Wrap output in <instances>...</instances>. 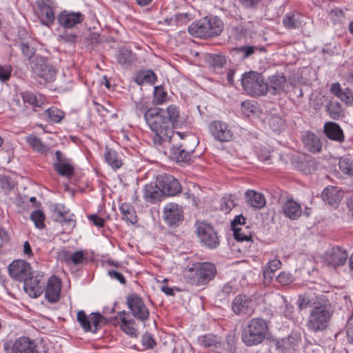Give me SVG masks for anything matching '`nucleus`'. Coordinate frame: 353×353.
<instances>
[{"label": "nucleus", "mask_w": 353, "mask_h": 353, "mask_svg": "<svg viewBox=\"0 0 353 353\" xmlns=\"http://www.w3.org/2000/svg\"><path fill=\"white\" fill-rule=\"evenodd\" d=\"M333 313L329 300L321 296L310 311L306 322L307 330L314 333L325 330L329 327Z\"/></svg>", "instance_id": "1"}, {"label": "nucleus", "mask_w": 353, "mask_h": 353, "mask_svg": "<svg viewBox=\"0 0 353 353\" xmlns=\"http://www.w3.org/2000/svg\"><path fill=\"white\" fill-rule=\"evenodd\" d=\"M145 121L150 129L154 133L153 142L155 145H161L163 142L170 141L174 134L164 115V109L153 108L145 113Z\"/></svg>", "instance_id": "2"}, {"label": "nucleus", "mask_w": 353, "mask_h": 353, "mask_svg": "<svg viewBox=\"0 0 353 353\" xmlns=\"http://www.w3.org/2000/svg\"><path fill=\"white\" fill-rule=\"evenodd\" d=\"M216 273L215 265L208 262L194 263L191 267L188 266L183 271L186 282L195 286L208 283L214 279Z\"/></svg>", "instance_id": "3"}, {"label": "nucleus", "mask_w": 353, "mask_h": 353, "mask_svg": "<svg viewBox=\"0 0 353 353\" xmlns=\"http://www.w3.org/2000/svg\"><path fill=\"white\" fill-rule=\"evenodd\" d=\"M268 334V321L263 318H253L243 328L241 340L247 346H254L264 341Z\"/></svg>", "instance_id": "4"}, {"label": "nucleus", "mask_w": 353, "mask_h": 353, "mask_svg": "<svg viewBox=\"0 0 353 353\" xmlns=\"http://www.w3.org/2000/svg\"><path fill=\"white\" fill-rule=\"evenodd\" d=\"M223 30V23L216 16L205 17L188 28L190 34L198 38H208L219 35Z\"/></svg>", "instance_id": "5"}, {"label": "nucleus", "mask_w": 353, "mask_h": 353, "mask_svg": "<svg viewBox=\"0 0 353 353\" xmlns=\"http://www.w3.org/2000/svg\"><path fill=\"white\" fill-rule=\"evenodd\" d=\"M243 90L252 97L265 96L268 90V83L265 81L263 76L255 71L245 72L241 77Z\"/></svg>", "instance_id": "6"}, {"label": "nucleus", "mask_w": 353, "mask_h": 353, "mask_svg": "<svg viewBox=\"0 0 353 353\" xmlns=\"http://www.w3.org/2000/svg\"><path fill=\"white\" fill-rule=\"evenodd\" d=\"M30 66L37 76L46 81H53L57 74V69L49 63L47 58L34 55L30 60Z\"/></svg>", "instance_id": "7"}, {"label": "nucleus", "mask_w": 353, "mask_h": 353, "mask_svg": "<svg viewBox=\"0 0 353 353\" xmlns=\"http://www.w3.org/2000/svg\"><path fill=\"white\" fill-rule=\"evenodd\" d=\"M56 3L54 0H37L34 14L41 25L50 28L55 20L54 9Z\"/></svg>", "instance_id": "8"}, {"label": "nucleus", "mask_w": 353, "mask_h": 353, "mask_svg": "<svg viewBox=\"0 0 353 353\" xmlns=\"http://www.w3.org/2000/svg\"><path fill=\"white\" fill-rule=\"evenodd\" d=\"M196 234L201 243L209 249H214L219 245L220 241L216 231L207 223H196Z\"/></svg>", "instance_id": "9"}, {"label": "nucleus", "mask_w": 353, "mask_h": 353, "mask_svg": "<svg viewBox=\"0 0 353 353\" xmlns=\"http://www.w3.org/2000/svg\"><path fill=\"white\" fill-rule=\"evenodd\" d=\"M348 257V254L344 249L335 246L328 249L322 256V263L325 267L336 269L343 266Z\"/></svg>", "instance_id": "10"}, {"label": "nucleus", "mask_w": 353, "mask_h": 353, "mask_svg": "<svg viewBox=\"0 0 353 353\" xmlns=\"http://www.w3.org/2000/svg\"><path fill=\"white\" fill-rule=\"evenodd\" d=\"M126 304L131 314L137 319L144 322L149 319L150 312L143 299L135 293L126 297Z\"/></svg>", "instance_id": "11"}, {"label": "nucleus", "mask_w": 353, "mask_h": 353, "mask_svg": "<svg viewBox=\"0 0 353 353\" xmlns=\"http://www.w3.org/2000/svg\"><path fill=\"white\" fill-rule=\"evenodd\" d=\"M231 309L238 316H251L254 312L255 306L251 297L241 294L232 300Z\"/></svg>", "instance_id": "12"}, {"label": "nucleus", "mask_w": 353, "mask_h": 353, "mask_svg": "<svg viewBox=\"0 0 353 353\" xmlns=\"http://www.w3.org/2000/svg\"><path fill=\"white\" fill-rule=\"evenodd\" d=\"M157 184L163 194L175 196L181 192L182 188L179 181L172 175L162 174L157 176Z\"/></svg>", "instance_id": "13"}, {"label": "nucleus", "mask_w": 353, "mask_h": 353, "mask_svg": "<svg viewBox=\"0 0 353 353\" xmlns=\"http://www.w3.org/2000/svg\"><path fill=\"white\" fill-rule=\"evenodd\" d=\"M10 349L11 353H39L37 341L25 336L16 339Z\"/></svg>", "instance_id": "14"}, {"label": "nucleus", "mask_w": 353, "mask_h": 353, "mask_svg": "<svg viewBox=\"0 0 353 353\" xmlns=\"http://www.w3.org/2000/svg\"><path fill=\"white\" fill-rule=\"evenodd\" d=\"M54 170L62 176L71 177L74 174V166L71 159L67 158L60 150L55 152Z\"/></svg>", "instance_id": "15"}, {"label": "nucleus", "mask_w": 353, "mask_h": 353, "mask_svg": "<svg viewBox=\"0 0 353 353\" xmlns=\"http://www.w3.org/2000/svg\"><path fill=\"white\" fill-rule=\"evenodd\" d=\"M210 133L213 137L220 142L230 141L233 137V132L228 125L221 121H213L208 125Z\"/></svg>", "instance_id": "16"}, {"label": "nucleus", "mask_w": 353, "mask_h": 353, "mask_svg": "<svg viewBox=\"0 0 353 353\" xmlns=\"http://www.w3.org/2000/svg\"><path fill=\"white\" fill-rule=\"evenodd\" d=\"M59 25L64 29L76 28L84 20V15L80 12L61 11L57 17Z\"/></svg>", "instance_id": "17"}, {"label": "nucleus", "mask_w": 353, "mask_h": 353, "mask_svg": "<svg viewBox=\"0 0 353 353\" xmlns=\"http://www.w3.org/2000/svg\"><path fill=\"white\" fill-rule=\"evenodd\" d=\"M9 274L15 280L25 281L31 273V268L28 263L23 260H16L8 266Z\"/></svg>", "instance_id": "18"}, {"label": "nucleus", "mask_w": 353, "mask_h": 353, "mask_svg": "<svg viewBox=\"0 0 353 353\" xmlns=\"http://www.w3.org/2000/svg\"><path fill=\"white\" fill-rule=\"evenodd\" d=\"M45 281L41 276L27 278L23 281L25 292L32 298L39 296L43 292Z\"/></svg>", "instance_id": "19"}, {"label": "nucleus", "mask_w": 353, "mask_h": 353, "mask_svg": "<svg viewBox=\"0 0 353 353\" xmlns=\"http://www.w3.org/2000/svg\"><path fill=\"white\" fill-rule=\"evenodd\" d=\"M165 221L170 225L179 224L183 219L182 208L176 203H170L163 209Z\"/></svg>", "instance_id": "20"}, {"label": "nucleus", "mask_w": 353, "mask_h": 353, "mask_svg": "<svg viewBox=\"0 0 353 353\" xmlns=\"http://www.w3.org/2000/svg\"><path fill=\"white\" fill-rule=\"evenodd\" d=\"M61 291V280L55 276H50L45 288L46 299L52 303H57L60 299Z\"/></svg>", "instance_id": "21"}, {"label": "nucleus", "mask_w": 353, "mask_h": 353, "mask_svg": "<svg viewBox=\"0 0 353 353\" xmlns=\"http://www.w3.org/2000/svg\"><path fill=\"white\" fill-rule=\"evenodd\" d=\"M323 201L328 205L336 208L343 197V192L336 186H327L321 193Z\"/></svg>", "instance_id": "22"}, {"label": "nucleus", "mask_w": 353, "mask_h": 353, "mask_svg": "<svg viewBox=\"0 0 353 353\" xmlns=\"http://www.w3.org/2000/svg\"><path fill=\"white\" fill-rule=\"evenodd\" d=\"M199 343L201 345L216 352H221L223 349L222 340L218 336L208 334L199 337Z\"/></svg>", "instance_id": "23"}, {"label": "nucleus", "mask_w": 353, "mask_h": 353, "mask_svg": "<svg viewBox=\"0 0 353 353\" xmlns=\"http://www.w3.org/2000/svg\"><path fill=\"white\" fill-rule=\"evenodd\" d=\"M127 312L125 310L118 312V317L120 323L121 329L132 337H137L138 331L137 329L136 322L133 319H128Z\"/></svg>", "instance_id": "24"}, {"label": "nucleus", "mask_w": 353, "mask_h": 353, "mask_svg": "<svg viewBox=\"0 0 353 353\" xmlns=\"http://www.w3.org/2000/svg\"><path fill=\"white\" fill-rule=\"evenodd\" d=\"M295 168L305 174L311 173L315 169V162L313 158L305 154H299L294 161Z\"/></svg>", "instance_id": "25"}, {"label": "nucleus", "mask_w": 353, "mask_h": 353, "mask_svg": "<svg viewBox=\"0 0 353 353\" xmlns=\"http://www.w3.org/2000/svg\"><path fill=\"white\" fill-rule=\"evenodd\" d=\"M330 92L347 106H353V90L345 88L343 90L339 83H332Z\"/></svg>", "instance_id": "26"}, {"label": "nucleus", "mask_w": 353, "mask_h": 353, "mask_svg": "<svg viewBox=\"0 0 353 353\" xmlns=\"http://www.w3.org/2000/svg\"><path fill=\"white\" fill-rule=\"evenodd\" d=\"M269 90L273 95L285 92L286 78L283 74H276L269 79Z\"/></svg>", "instance_id": "27"}, {"label": "nucleus", "mask_w": 353, "mask_h": 353, "mask_svg": "<svg viewBox=\"0 0 353 353\" xmlns=\"http://www.w3.org/2000/svg\"><path fill=\"white\" fill-rule=\"evenodd\" d=\"M193 149H186L185 145H173L170 154L173 160L179 163H188L191 160Z\"/></svg>", "instance_id": "28"}, {"label": "nucleus", "mask_w": 353, "mask_h": 353, "mask_svg": "<svg viewBox=\"0 0 353 353\" xmlns=\"http://www.w3.org/2000/svg\"><path fill=\"white\" fill-rule=\"evenodd\" d=\"M324 132L330 140L342 143L345 139L343 130L334 122H327L324 125Z\"/></svg>", "instance_id": "29"}, {"label": "nucleus", "mask_w": 353, "mask_h": 353, "mask_svg": "<svg viewBox=\"0 0 353 353\" xmlns=\"http://www.w3.org/2000/svg\"><path fill=\"white\" fill-rule=\"evenodd\" d=\"M304 147L312 153H317L321 151L322 143L320 139L313 132H307L303 136Z\"/></svg>", "instance_id": "30"}, {"label": "nucleus", "mask_w": 353, "mask_h": 353, "mask_svg": "<svg viewBox=\"0 0 353 353\" xmlns=\"http://www.w3.org/2000/svg\"><path fill=\"white\" fill-rule=\"evenodd\" d=\"M164 115L170 126H172V130L183 122V118L180 114L179 108L175 105H170L168 106V108L164 110Z\"/></svg>", "instance_id": "31"}, {"label": "nucleus", "mask_w": 353, "mask_h": 353, "mask_svg": "<svg viewBox=\"0 0 353 353\" xmlns=\"http://www.w3.org/2000/svg\"><path fill=\"white\" fill-rule=\"evenodd\" d=\"M245 201L251 207L261 209L265 204L266 201L263 194L254 190H249L245 193Z\"/></svg>", "instance_id": "32"}, {"label": "nucleus", "mask_w": 353, "mask_h": 353, "mask_svg": "<svg viewBox=\"0 0 353 353\" xmlns=\"http://www.w3.org/2000/svg\"><path fill=\"white\" fill-rule=\"evenodd\" d=\"M282 210L285 216L292 220L297 219L301 214L300 205L291 199L285 202Z\"/></svg>", "instance_id": "33"}, {"label": "nucleus", "mask_w": 353, "mask_h": 353, "mask_svg": "<svg viewBox=\"0 0 353 353\" xmlns=\"http://www.w3.org/2000/svg\"><path fill=\"white\" fill-rule=\"evenodd\" d=\"M163 194L161 190L157 183L155 185L150 184L145 185L144 187L143 197L148 202L156 203L160 200Z\"/></svg>", "instance_id": "34"}, {"label": "nucleus", "mask_w": 353, "mask_h": 353, "mask_svg": "<svg viewBox=\"0 0 353 353\" xmlns=\"http://www.w3.org/2000/svg\"><path fill=\"white\" fill-rule=\"evenodd\" d=\"M122 214V219L127 223L134 224L137 221V216L134 207L128 203H123L119 206Z\"/></svg>", "instance_id": "35"}, {"label": "nucleus", "mask_w": 353, "mask_h": 353, "mask_svg": "<svg viewBox=\"0 0 353 353\" xmlns=\"http://www.w3.org/2000/svg\"><path fill=\"white\" fill-rule=\"evenodd\" d=\"M21 97L24 103L29 104L34 108H41L46 102V99L43 95H37L30 92L21 93Z\"/></svg>", "instance_id": "36"}, {"label": "nucleus", "mask_w": 353, "mask_h": 353, "mask_svg": "<svg viewBox=\"0 0 353 353\" xmlns=\"http://www.w3.org/2000/svg\"><path fill=\"white\" fill-rule=\"evenodd\" d=\"M157 75L152 70H141L136 74L134 81L139 85H152L157 81Z\"/></svg>", "instance_id": "37"}, {"label": "nucleus", "mask_w": 353, "mask_h": 353, "mask_svg": "<svg viewBox=\"0 0 353 353\" xmlns=\"http://www.w3.org/2000/svg\"><path fill=\"white\" fill-rule=\"evenodd\" d=\"M106 151L104 154L105 161L114 170H117L122 166V160L119 157L118 153L112 150L106 148Z\"/></svg>", "instance_id": "38"}, {"label": "nucleus", "mask_w": 353, "mask_h": 353, "mask_svg": "<svg viewBox=\"0 0 353 353\" xmlns=\"http://www.w3.org/2000/svg\"><path fill=\"white\" fill-rule=\"evenodd\" d=\"M209 65L214 71L219 72L227 64V59L222 54H212L208 59Z\"/></svg>", "instance_id": "39"}, {"label": "nucleus", "mask_w": 353, "mask_h": 353, "mask_svg": "<svg viewBox=\"0 0 353 353\" xmlns=\"http://www.w3.org/2000/svg\"><path fill=\"white\" fill-rule=\"evenodd\" d=\"M43 116L48 121L57 123L65 117V113L56 107H51L44 111Z\"/></svg>", "instance_id": "40"}, {"label": "nucleus", "mask_w": 353, "mask_h": 353, "mask_svg": "<svg viewBox=\"0 0 353 353\" xmlns=\"http://www.w3.org/2000/svg\"><path fill=\"white\" fill-rule=\"evenodd\" d=\"M281 262L278 259L269 261L263 269V276L265 279L272 280L274 272L281 268Z\"/></svg>", "instance_id": "41"}, {"label": "nucleus", "mask_w": 353, "mask_h": 353, "mask_svg": "<svg viewBox=\"0 0 353 353\" xmlns=\"http://www.w3.org/2000/svg\"><path fill=\"white\" fill-rule=\"evenodd\" d=\"M327 111L333 119H339L344 117L343 108L337 101H330L327 105Z\"/></svg>", "instance_id": "42"}, {"label": "nucleus", "mask_w": 353, "mask_h": 353, "mask_svg": "<svg viewBox=\"0 0 353 353\" xmlns=\"http://www.w3.org/2000/svg\"><path fill=\"white\" fill-rule=\"evenodd\" d=\"M135 60V54L128 49L121 50L117 56V61L121 65H130Z\"/></svg>", "instance_id": "43"}, {"label": "nucleus", "mask_w": 353, "mask_h": 353, "mask_svg": "<svg viewBox=\"0 0 353 353\" xmlns=\"http://www.w3.org/2000/svg\"><path fill=\"white\" fill-rule=\"evenodd\" d=\"M28 144L35 151L43 153L47 150V146L35 135L30 134L26 137Z\"/></svg>", "instance_id": "44"}, {"label": "nucleus", "mask_w": 353, "mask_h": 353, "mask_svg": "<svg viewBox=\"0 0 353 353\" xmlns=\"http://www.w3.org/2000/svg\"><path fill=\"white\" fill-rule=\"evenodd\" d=\"M268 125L272 131L280 132L284 129L285 121L282 117L278 115H272L268 119Z\"/></svg>", "instance_id": "45"}, {"label": "nucleus", "mask_w": 353, "mask_h": 353, "mask_svg": "<svg viewBox=\"0 0 353 353\" xmlns=\"http://www.w3.org/2000/svg\"><path fill=\"white\" fill-rule=\"evenodd\" d=\"M30 219L33 221L34 226L38 229H43L46 227V216L41 210H35L30 214Z\"/></svg>", "instance_id": "46"}, {"label": "nucleus", "mask_w": 353, "mask_h": 353, "mask_svg": "<svg viewBox=\"0 0 353 353\" xmlns=\"http://www.w3.org/2000/svg\"><path fill=\"white\" fill-rule=\"evenodd\" d=\"M233 230L234 237L238 241H251L252 236L248 227L242 225L241 228H235Z\"/></svg>", "instance_id": "47"}, {"label": "nucleus", "mask_w": 353, "mask_h": 353, "mask_svg": "<svg viewBox=\"0 0 353 353\" xmlns=\"http://www.w3.org/2000/svg\"><path fill=\"white\" fill-rule=\"evenodd\" d=\"M339 166L342 172L350 175L353 179V160L348 158H341Z\"/></svg>", "instance_id": "48"}, {"label": "nucleus", "mask_w": 353, "mask_h": 353, "mask_svg": "<svg viewBox=\"0 0 353 353\" xmlns=\"http://www.w3.org/2000/svg\"><path fill=\"white\" fill-rule=\"evenodd\" d=\"M319 297H316V300L314 301L313 299H310L309 296H307L306 294H301L299 296L298 298V302L297 305L300 310L305 309L307 307H312L315 306V303H317V299H319Z\"/></svg>", "instance_id": "49"}, {"label": "nucleus", "mask_w": 353, "mask_h": 353, "mask_svg": "<svg viewBox=\"0 0 353 353\" xmlns=\"http://www.w3.org/2000/svg\"><path fill=\"white\" fill-rule=\"evenodd\" d=\"M167 98V92L161 86H156L154 89V99L153 101L156 105H161Z\"/></svg>", "instance_id": "50"}, {"label": "nucleus", "mask_w": 353, "mask_h": 353, "mask_svg": "<svg viewBox=\"0 0 353 353\" xmlns=\"http://www.w3.org/2000/svg\"><path fill=\"white\" fill-rule=\"evenodd\" d=\"M77 319L82 328L85 332L92 330L91 325H90V316H88L83 310L78 312Z\"/></svg>", "instance_id": "51"}, {"label": "nucleus", "mask_w": 353, "mask_h": 353, "mask_svg": "<svg viewBox=\"0 0 353 353\" xmlns=\"http://www.w3.org/2000/svg\"><path fill=\"white\" fill-rule=\"evenodd\" d=\"M14 186V182L10 176L0 175V187L6 193L10 192Z\"/></svg>", "instance_id": "52"}, {"label": "nucleus", "mask_w": 353, "mask_h": 353, "mask_svg": "<svg viewBox=\"0 0 353 353\" xmlns=\"http://www.w3.org/2000/svg\"><path fill=\"white\" fill-rule=\"evenodd\" d=\"M104 319L103 316L99 313H92L90 316V325H91V332H96L101 322Z\"/></svg>", "instance_id": "53"}, {"label": "nucleus", "mask_w": 353, "mask_h": 353, "mask_svg": "<svg viewBox=\"0 0 353 353\" xmlns=\"http://www.w3.org/2000/svg\"><path fill=\"white\" fill-rule=\"evenodd\" d=\"M235 205L236 203H234L232 196L226 195L221 199V210L225 212H229L235 206Z\"/></svg>", "instance_id": "54"}, {"label": "nucleus", "mask_w": 353, "mask_h": 353, "mask_svg": "<svg viewBox=\"0 0 353 353\" xmlns=\"http://www.w3.org/2000/svg\"><path fill=\"white\" fill-rule=\"evenodd\" d=\"M141 344L145 349H152L157 343L151 334L145 333L141 337Z\"/></svg>", "instance_id": "55"}, {"label": "nucleus", "mask_w": 353, "mask_h": 353, "mask_svg": "<svg viewBox=\"0 0 353 353\" xmlns=\"http://www.w3.org/2000/svg\"><path fill=\"white\" fill-rule=\"evenodd\" d=\"M136 112L138 115L143 114L145 119V113L148 112L151 108H149L148 101L144 99H141L135 103Z\"/></svg>", "instance_id": "56"}, {"label": "nucleus", "mask_w": 353, "mask_h": 353, "mask_svg": "<svg viewBox=\"0 0 353 353\" xmlns=\"http://www.w3.org/2000/svg\"><path fill=\"white\" fill-rule=\"evenodd\" d=\"M276 281L283 285H288L293 282L294 277L289 272H281L276 277Z\"/></svg>", "instance_id": "57"}, {"label": "nucleus", "mask_w": 353, "mask_h": 353, "mask_svg": "<svg viewBox=\"0 0 353 353\" xmlns=\"http://www.w3.org/2000/svg\"><path fill=\"white\" fill-rule=\"evenodd\" d=\"M52 210L53 211L54 214L57 215L59 218L70 213V210L66 208L64 205L61 203H55L52 205Z\"/></svg>", "instance_id": "58"}, {"label": "nucleus", "mask_w": 353, "mask_h": 353, "mask_svg": "<svg viewBox=\"0 0 353 353\" xmlns=\"http://www.w3.org/2000/svg\"><path fill=\"white\" fill-rule=\"evenodd\" d=\"M52 210L53 211L54 214L57 215L59 218L70 213V210L66 208L64 205L61 203H55L52 205Z\"/></svg>", "instance_id": "59"}, {"label": "nucleus", "mask_w": 353, "mask_h": 353, "mask_svg": "<svg viewBox=\"0 0 353 353\" xmlns=\"http://www.w3.org/2000/svg\"><path fill=\"white\" fill-rule=\"evenodd\" d=\"M241 110L245 115L249 117L251 113L256 111L255 103L250 101H243L241 104Z\"/></svg>", "instance_id": "60"}, {"label": "nucleus", "mask_w": 353, "mask_h": 353, "mask_svg": "<svg viewBox=\"0 0 353 353\" xmlns=\"http://www.w3.org/2000/svg\"><path fill=\"white\" fill-rule=\"evenodd\" d=\"M77 39V36L73 33H67L64 32L63 34H59L58 40L61 42L68 43L70 44H74L76 43Z\"/></svg>", "instance_id": "61"}, {"label": "nucleus", "mask_w": 353, "mask_h": 353, "mask_svg": "<svg viewBox=\"0 0 353 353\" xmlns=\"http://www.w3.org/2000/svg\"><path fill=\"white\" fill-rule=\"evenodd\" d=\"M12 72L10 65H0V80L3 82L8 81Z\"/></svg>", "instance_id": "62"}, {"label": "nucleus", "mask_w": 353, "mask_h": 353, "mask_svg": "<svg viewBox=\"0 0 353 353\" xmlns=\"http://www.w3.org/2000/svg\"><path fill=\"white\" fill-rule=\"evenodd\" d=\"M85 260V254L83 251H77L72 253L70 256V263L78 265L81 263Z\"/></svg>", "instance_id": "63"}, {"label": "nucleus", "mask_w": 353, "mask_h": 353, "mask_svg": "<svg viewBox=\"0 0 353 353\" xmlns=\"http://www.w3.org/2000/svg\"><path fill=\"white\" fill-rule=\"evenodd\" d=\"M283 26L288 29H293L296 27L293 14H287L283 19Z\"/></svg>", "instance_id": "64"}]
</instances>
